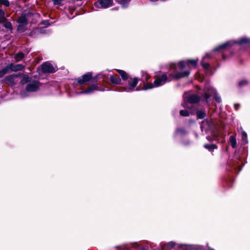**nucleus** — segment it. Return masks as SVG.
<instances>
[{
    "instance_id": "nucleus-1",
    "label": "nucleus",
    "mask_w": 250,
    "mask_h": 250,
    "mask_svg": "<svg viewBox=\"0 0 250 250\" xmlns=\"http://www.w3.org/2000/svg\"><path fill=\"white\" fill-rule=\"evenodd\" d=\"M197 62L198 60H188L186 62L184 61H181L177 65L172 64L170 66V72L168 73L169 80L168 81L178 80L188 76L190 73L189 71H182L185 68L186 64L188 67L190 64H191L193 67H195Z\"/></svg>"
},
{
    "instance_id": "nucleus-2",
    "label": "nucleus",
    "mask_w": 250,
    "mask_h": 250,
    "mask_svg": "<svg viewBox=\"0 0 250 250\" xmlns=\"http://www.w3.org/2000/svg\"><path fill=\"white\" fill-rule=\"evenodd\" d=\"M33 16L35 18H38L39 15L38 14H32L31 13H28L26 15H22L20 16L17 20V22L19 25L17 27V29L19 31L23 32L25 30V26L27 24L28 21L30 20L29 18Z\"/></svg>"
},
{
    "instance_id": "nucleus-3",
    "label": "nucleus",
    "mask_w": 250,
    "mask_h": 250,
    "mask_svg": "<svg viewBox=\"0 0 250 250\" xmlns=\"http://www.w3.org/2000/svg\"><path fill=\"white\" fill-rule=\"evenodd\" d=\"M237 43L240 45L249 46L250 44V39L246 37L242 38L241 39L236 41H229L220 45V54L221 53V50L228 49L231 47L233 44Z\"/></svg>"
},
{
    "instance_id": "nucleus-4",
    "label": "nucleus",
    "mask_w": 250,
    "mask_h": 250,
    "mask_svg": "<svg viewBox=\"0 0 250 250\" xmlns=\"http://www.w3.org/2000/svg\"><path fill=\"white\" fill-rule=\"evenodd\" d=\"M167 80V77L166 74H163L161 77L157 78L154 82L153 84L151 83H145L143 89L146 90L152 88L154 87H158L163 85Z\"/></svg>"
},
{
    "instance_id": "nucleus-5",
    "label": "nucleus",
    "mask_w": 250,
    "mask_h": 250,
    "mask_svg": "<svg viewBox=\"0 0 250 250\" xmlns=\"http://www.w3.org/2000/svg\"><path fill=\"white\" fill-rule=\"evenodd\" d=\"M138 83V80L137 78L131 79L128 82V86L124 87V90L126 92H131L135 90H139V88L136 87V85Z\"/></svg>"
},
{
    "instance_id": "nucleus-6",
    "label": "nucleus",
    "mask_w": 250,
    "mask_h": 250,
    "mask_svg": "<svg viewBox=\"0 0 250 250\" xmlns=\"http://www.w3.org/2000/svg\"><path fill=\"white\" fill-rule=\"evenodd\" d=\"M112 0H98L94 3L95 6L98 8H106L112 6Z\"/></svg>"
},
{
    "instance_id": "nucleus-7",
    "label": "nucleus",
    "mask_w": 250,
    "mask_h": 250,
    "mask_svg": "<svg viewBox=\"0 0 250 250\" xmlns=\"http://www.w3.org/2000/svg\"><path fill=\"white\" fill-rule=\"evenodd\" d=\"M40 86V83L37 81H33L28 83L26 87L27 92H34L37 91Z\"/></svg>"
},
{
    "instance_id": "nucleus-8",
    "label": "nucleus",
    "mask_w": 250,
    "mask_h": 250,
    "mask_svg": "<svg viewBox=\"0 0 250 250\" xmlns=\"http://www.w3.org/2000/svg\"><path fill=\"white\" fill-rule=\"evenodd\" d=\"M42 70L44 73H53L55 72V68L48 62H45L42 65Z\"/></svg>"
},
{
    "instance_id": "nucleus-9",
    "label": "nucleus",
    "mask_w": 250,
    "mask_h": 250,
    "mask_svg": "<svg viewBox=\"0 0 250 250\" xmlns=\"http://www.w3.org/2000/svg\"><path fill=\"white\" fill-rule=\"evenodd\" d=\"M25 67V66L21 64H14L11 63L6 66V69L8 70L9 69L12 71L16 72L18 71H21L23 70Z\"/></svg>"
},
{
    "instance_id": "nucleus-10",
    "label": "nucleus",
    "mask_w": 250,
    "mask_h": 250,
    "mask_svg": "<svg viewBox=\"0 0 250 250\" xmlns=\"http://www.w3.org/2000/svg\"><path fill=\"white\" fill-rule=\"evenodd\" d=\"M187 98V101L189 103H196L199 102L200 100V97L196 95L191 94L189 95L188 96H187L186 94L184 95V98L186 99Z\"/></svg>"
},
{
    "instance_id": "nucleus-11",
    "label": "nucleus",
    "mask_w": 250,
    "mask_h": 250,
    "mask_svg": "<svg viewBox=\"0 0 250 250\" xmlns=\"http://www.w3.org/2000/svg\"><path fill=\"white\" fill-rule=\"evenodd\" d=\"M92 78V75L91 73H88L85 75H83L82 78H79L78 79V83L80 84H83L89 81Z\"/></svg>"
},
{
    "instance_id": "nucleus-12",
    "label": "nucleus",
    "mask_w": 250,
    "mask_h": 250,
    "mask_svg": "<svg viewBox=\"0 0 250 250\" xmlns=\"http://www.w3.org/2000/svg\"><path fill=\"white\" fill-rule=\"evenodd\" d=\"M95 90H103L99 88L97 85L93 84L89 86L87 89L82 91L81 93L82 94H89L94 92Z\"/></svg>"
},
{
    "instance_id": "nucleus-13",
    "label": "nucleus",
    "mask_w": 250,
    "mask_h": 250,
    "mask_svg": "<svg viewBox=\"0 0 250 250\" xmlns=\"http://www.w3.org/2000/svg\"><path fill=\"white\" fill-rule=\"evenodd\" d=\"M201 128L202 131L204 129L205 131H208L211 128L209 122L208 121H204L201 125Z\"/></svg>"
},
{
    "instance_id": "nucleus-14",
    "label": "nucleus",
    "mask_w": 250,
    "mask_h": 250,
    "mask_svg": "<svg viewBox=\"0 0 250 250\" xmlns=\"http://www.w3.org/2000/svg\"><path fill=\"white\" fill-rule=\"evenodd\" d=\"M110 80L112 83L118 84L121 82V80L119 77L111 75L110 77Z\"/></svg>"
},
{
    "instance_id": "nucleus-15",
    "label": "nucleus",
    "mask_w": 250,
    "mask_h": 250,
    "mask_svg": "<svg viewBox=\"0 0 250 250\" xmlns=\"http://www.w3.org/2000/svg\"><path fill=\"white\" fill-rule=\"evenodd\" d=\"M175 246V243L173 242H170L161 247V250H169L173 248Z\"/></svg>"
},
{
    "instance_id": "nucleus-16",
    "label": "nucleus",
    "mask_w": 250,
    "mask_h": 250,
    "mask_svg": "<svg viewBox=\"0 0 250 250\" xmlns=\"http://www.w3.org/2000/svg\"><path fill=\"white\" fill-rule=\"evenodd\" d=\"M116 71L120 75L123 80H126L128 79V75L125 71L120 69H116Z\"/></svg>"
},
{
    "instance_id": "nucleus-17",
    "label": "nucleus",
    "mask_w": 250,
    "mask_h": 250,
    "mask_svg": "<svg viewBox=\"0 0 250 250\" xmlns=\"http://www.w3.org/2000/svg\"><path fill=\"white\" fill-rule=\"evenodd\" d=\"M24 56L25 55L24 53L22 52H19L15 55L14 58L16 60V62H18L21 61L24 57Z\"/></svg>"
},
{
    "instance_id": "nucleus-18",
    "label": "nucleus",
    "mask_w": 250,
    "mask_h": 250,
    "mask_svg": "<svg viewBox=\"0 0 250 250\" xmlns=\"http://www.w3.org/2000/svg\"><path fill=\"white\" fill-rule=\"evenodd\" d=\"M229 143L233 148H235L237 146L236 139L235 136L232 135L229 137Z\"/></svg>"
},
{
    "instance_id": "nucleus-19",
    "label": "nucleus",
    "mask_w": 250,
    "mask_h": 250,
    "mask_svg": "<svg viewBox=\"0 0 250 250\" xmlns=\"http://www.w3.org/2000/svg\"><path fill=\"white\" fill-rule=\"evenodd\" d=\"M5 12L1 9H0V22H3L6 21V18L4 17Z\"/></svg>"
},
{
    "instance_id": "nucleus-20",
    "label": "nucleus",
    "mask_w": 250,
    "mask_h": 250,
    "mask_svg": "<svg viewBox=\"0 0 250 250\" xmlns=\"http://www.w3.org/2000/svg\"><path fill=\"white\" fill-rule=\"evenodd\" d=\"M242 141L244 144H247L248 143L247 140V134L246 132H242Z\"/></svg>"
},
{
    "instance_id": "nucleus-21",
    "label": "nucleus",
    "mask_w": 250,
    "mask_h": 250,
    "mask_svg": "<svg viewBox=\"0 0 250 250\" xmlns=\"http://www.w3.org/2000/svg\"><path fill=\"white\" fill-rule=\"evenodd\" d=\"M205 147H206V148H208L210 151H211L212 149H217V146L216 145H212V144L210 145H205Z\"/></svg>"
},
{
    "instance_id": "nucleus-22",
    "label": "nucleus",
    "mask_w": 250,
    "mask_h": 250,
    "mask_svg": "<svg viewBox=\"0 0 250 250\" xmlns=\"http://www.w3.org/2000/svg\"><path fill=\"white\" fill-rule=\"evenodd\" d=\"M29 77L26 75H23L22 80L21 83L22 84H24L27 83L29 80Z\"/></svg>"
},
{
    "instance_id": "nucleus-23",
    "label": "nucleus",
    "mask_w": 250,
    "mask_h": 250,
    "mask_svg": "<svg viewBox=\"0 0 250 250\" xmlns=\"http://www.w3.org/2000/svg\"><path fill=\"white\" fill-rule=\"evenodd\" d=\"M4 23V26L7 29L12 30V25L10 22L7 21H6Z\"/></svg>"
},
{
    "instance_id": "nucleus-24",
    "label": "nucleus",
    "mask_w": 250,
    "mask_h": 250,
    "mask_svg": "<svg viewBox=\"0 0 250 250\" xmlns=\"http://www.w3.org/2000/svg\"><path fill=\"white\" fill-rule=\"evenodd\" d=\"M149 78V75L146 72H142V80L147 81Z\"/></svg>"
},
{
    "instance_id": "nucleus-25",
    "label": "nucleus",
    "mask_w": 250,
    "mask_h": 250,
    "mask_svg": "<svg viewBox=\"0 0 250 250\" xmlns=\"http://www.w3.org/2000/svg\"><path fill=\"white\" fill-rule=\"evenodd\" d=\"M197 116L199 119H203L205 116V113L202 111H198L197 112Z\"/></svg>"
},
{
    "instance_id": "nucleus-26",
    "label": "nucleus",
    "mask_w": 250,
    "mask_h": 250,
    "mask_svg": "<svg viewBox=\"0 0 250 250\" xmlns=\"http://www.w3.org/2000/svg\"><path fill=\"white\" fill-rule=\"evenodd\" d=\"M180 115L182 116H188L189 113L187 110H182L180 112Z\"/></svg>"
},
{
    "instance_id": "nucleus-27",
    "label": "nucleus",
    "mask_w": 250,
    "mask_h": 250,
    "mask_svg": "<svg viewBox=\"0 0 250 250\" xmlns=\"http://www.w3.org/2000/svg\"><path fill=\"white\" fill-rule=\"evenodd\" d=\"M54 5H61L63 0H51Z\"/></svg>"
},
{
    "instance_id": "nucleus-28",
    "label": "nucleus",
    "mask_w": 250,
    "mask_h": 250,
    "mask_svg": "<svg viewBox=\"0 0 250 250\" xmlns=\"http://www.w3.org/2000/svg\"><path fill=\"white\" fill-rule=\"evenodd\" d=\"M0 3L6 6H8L9 5V2L8 0H0Z\"/></svg>"
},
{
    "instance_id": "nucleus-29",
    "label": "nucleus",
    "mask_w": 250,
    "mask_h": 250,
    "mask_svg": "<svg viewBox=\"0 0 250 250\" xmlns=\"http://www.w3.org/2000/svg\"><path fill=\"white\" fill-rule=\"evenodd\" d=\"M8 70L6 69V67L3 68L2 70L0 71V77L3 76L6 73Z\"/></svg>"
},
{
    "instance_id": "nucleus-30",
    "label": "nucleus",
    "mask_w": 250,
    "mask_h": 250,
    "mask_svg": "<svg viewBox=\"0 0 250 250\" xmlns=\"http://www.w3.org/2000/svg\"><path fill=\"white\" fill-rule=\"evenodd\" d=\"M247 83H248L247 81H246V80H243L239 82V85L240 87H241L245 85H246Z\"/></svg>"
},
{
    "instance_id": "nucleus-31",
    "label": "nucleus",
    "mask_w": 250,
    "mask_h": 250,
    "mask_svg": "<svg viewBox=\"0 0 250 250\" xmlns=\"http://www.w3.org/2000/svg\"><path fill=\"white\" fill-rule=\"evenodd\" d=\"M202 65L205 68H208V67L209 66V64L207 63H202Z\"/></svg>"
},
{
    "instance_id": "nucleus-32",
    "label": "nucleus",
    "mask_w": 250,
    "mask_h": 250,
    "mask_svg": "<svg viewBox=\"0 0 250 250\" xmlns=\"http://www.w3.org/2000/svg\"><path fill=\"white\" fill-rule=\"evenodd\" d=\"M184 130L182 129H178L177 130V133H184Z\"/></svg>"
},
{
    "instance_id": "nucleus-33",
    "label": "nucleus",
    "mask_w": 250,
    "mask_h": 250,
    "mask_svg": "<svg viewBox=\"0 0 250 250\" xmlns=\"http://www.w3.org/2000/svg\"><path fill=\"white\" fill-rule=\"evenodd\" d=\"M21 95L22 97H25L27 95L25 94V92L22 91L21 93Z\"/></svg>"
},
{
    "instance_id": "nucleus-34",
    "label": "nucleus",
    "mask_w": 250,
    "mask_h": 250,
    "mask_svg": "<svg viewBox=\"0 0 250 250\" xmlns=\"http://www.w3.org/2000/svg\"><path fill=\"white\" fill-rule=\"evenodd\" d=\"M211 140H215L217 142H218V136H213V138L212 139H210Z\"/></svg>"
},
{
    "instance_id": "nucleus-35",
    "label": "nucleus",
    "mask_w": 250,
    "mask_h": 250,
    "mask_svg": "<svg viewBox=\"0 0 250 250\" xmlns=\"http://www.w3.org/2000/svg\"><path fill=\"white\" fill-rule=\"evenodd\" d=\"M239 106H240V104H234V108H235V109L236 110H237Z\"/></svg>"
},
{
    "instance_id": "nucleus-36",
    "label": "nucleus",
    "mask_w": 250,
    "mask_h": 250,
    "mask_svg": "<svg viewBox=\"0 0 250 250\" xmlns=\"http://www.w3.org/2000/svg\"><path fill=\"white\" fill-rule=\"evenodd\" d=\"M221 54H222V58L223 59H225V57L224 56V55L223 53L221 52Z\"/></svg>"
},
{
    "instance_id": "nucleus-37",
    "label": "nucleus",
    "mask_w": 250,
    "mask_h": 250,
    "mask_svg": "<svg viewBox=\"0 0 250 250\" xmlns=\"http://www.w3.org/2000/svg\"><path fill=\"white\" fill-rule=\"evenodd\" d=\"M47 23H48V21H44V24H46Z\"/></svg>"
},
{
    "instance_id": "nucleus-38",
    "label": "nucleus",
    "mask_w": 250,
    "mask_h": 250,
    "mask_svg": "<svg viewBox=\"0 0 250 250\" xmlns=\"http://www.w3.org/2000/svg\"><path fill=\"white\" fill-rule=\"evenodd\" d=\"M208 139L209 140H210V137H208Z\"/></svg>"
},
{
    "instance_id": "nucleus-39",
    "label": "nucleus",
    "mask_w": 250,
    "mask_h": 250,
    "mask_svg": "<svg viewBox=\"0 0 250 250\" xmlns=\"http://www.w3.org/2000/svg\"><path fill=\"white\" fill-rule=\"evenodd\" d=\"M209 250H214L212 249H210Z\"/></svg>"
}]
</instances>
